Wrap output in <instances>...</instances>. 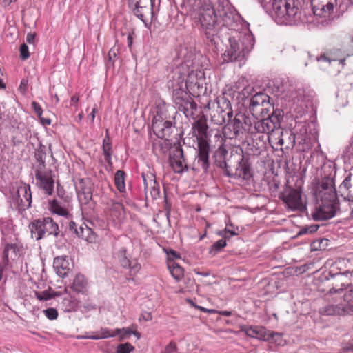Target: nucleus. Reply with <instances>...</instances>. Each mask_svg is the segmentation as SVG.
Here are the masks:
<instances>
[{"label": "nucleus", "mask_w": 353, "mask_h": 353, "mask_svg": "<svg viewBox=\"0 0 353 353\" xmlns=\"http://www.w3.org/2000/svg\"><path fill=\"white\" fill-rule=\"evenodd\" d=\"M254 43L253 35L250 33H239L238 35L230 37L228 45L223 53L225 61L241 60L252 49Z\"/></svg>", "instance_id": "1"}, {"label": "nucleus", "mask_w": 353, "mask_h": 353, "mask_svg": "<svg viewBox=\"0 0 353 353\" xmlns=\"http://www.w3.org/2000/svg\"><path fill=\"white\" fill-rule=\"evenodd\" d=\"M197 18L201 26L205 29L207 39L210 42L215 41L217 30L215 28L219 17H221L220 10H216L215 5L209 0H205L196 10Z\"/></svg>", "instance_id": "2"}, {"label": "nucleus", "mask_w": 353, "mask_h": 353, "mask_svg": "<svg viewBox=\"0 0 353 353\" xmlns=\"http://www.w3.org/2000/svg\"><path fill=\"white\" fill-rule=\"evenodd\" d=\"M272 10L278 23H290L296 15L299 8L294 0H273Z\"/></svg>", "instance_id": "3"}, {"label": "nucleus", "mask_w": 353, "mask_h": 353, "mask_svg": "<svg viewBox=\"0 0 353 353\" xmlns=\"http://www.w3.org/2000/svg\"><path fill=\"white\" fill-rule=\"evenodd\" d=\"M321 201H318L312 217L314 220H327L336 215V194L331 193L330 195H321Z\"/></svg>", "instance_id": "4"}, {"label": "nucleus", "mask_w": 353, "mask_h": 353, "mask_svg": "<svg viewBox=\"0 0 353 353\" xmlns=\"http://www.w3.org/2000/svg\"><path fill=\"white\" fill-rule=\"evenodd\" d=\"M31 236L36 240H40L46 236H57L59 232V226L50 217L34 220L29 224Z\"/></svg>", "instance_id": "5"}, {"label": "nucleus", "mask_w": 353, "mask_h": 353, "mask_svg": "<svg viewBox=\"0 0 353 353\" xmlns=\"http://www.w3.org/2000/svg\"><path fill=\"white\" fill-rule=\"evenodd\" d=\"M36 185L43 192L51 196L54 192V180L51 169L46 168L43 163L37 166L35 171Z\"/></svg>", "instance_id": "6"}, {"label": "nucleus", "mask_w": 353, "mask_h": 353, "mask_svg": "<svg viewBox=\"0 0 353 353\" xmlns=\"http://www.w3.org/2000/svg\"><path fill=\"white\" fill-rule=\"evenodd\" d=\"M311 6L314 16L327 23L334 17L337 0H311Z\"/></svg>", "instance_id": "7"}, {"label": "nucleus", "mask_w": 353, "mask_h": 353, "mask_svg": "<svg viewBox=\"0 0 353 353\" xmlns=\"http://www.w3.org/2000/svg\"><path fill=\"white\" fill-rule=\"evenodd\" d=\"M217 108L212 110L210 113L211 120L216 125H222L226 122V117L230 121L233 116V111L229 100L224 97L216 99Z\"/></svg>", "instance_id": "8"}, {"label": "nucleus", "mask_w": 353, "mask_h": 353, "mask_svg": "<svg viewBox=\"0 0 353 353\" xmlns=\"http://www.w3.org/2000/svg\"><path fill=\"white\" fill-rule=\"evenodd\" d=\"M334 171L331 165L323 164L321 168V183L318 188L319 196L336 194L334 181Z\"/></svg>", "instance_id": "9"}, {"label": "nucleus", "mask_w": 353, "mask_h": 353, "mask_svg": "<svg viewBox=\"0 0 353 353\" xmlns=\"http://www.w3.org/2000/svg\"><path fill=\"white\" fill-rule=\"evenodd\" d=\"M271 106L267 94L257 93L250 99L249 110L254 117L259 118L266 115Z\"/></svg>", "instance_id": "10"}, {"label": "nucleus", "mask_w": 353, "mask_h": 353, "mask_svg": "<svg viewBox=\"0 0 353 353\" xmlns=\"http://www.w3.org/2000/svg\"><path fill=\"white\" fill-rule=\"evenodd\" d=\"M134 14L145 24L151 21L153 17V0H130Z\"/></svg>", "instance_id": "11"}, {"label": "nucleus", "mask_w": 353, "mask_h": 353, "mask_svg": "<svg viewBox=\"0 0 353 353\" xmlns=\"http://www.w3.org/2000/svg\"><path fill=\"white\" fill-rule=\"evenodd\" d=\"M174 101L178 110L183 112L187 117L194 116L197 105L193 99L183 90H176L174 94Z\"/></svg>", "instance_id": "12"}, {"label": "nucleus", "mask_w": 353, "mask_h": 353, "mask_svg": "<svg viewBox=\"0 0 353 353\" xmlns=\"http://www.w3.org/2000/svg\"><path fill=\"white\" fill-rule=\"evenodd\" d=\"M12 198L14 200L19 211H25L30 207L32 203L30 186L25 183L20 184L17 186Z\"/></svg>", "instance_id": "13"}, {"label": "nucleus", "mask_w": 353, "mask_h": 353, "mask_svg": "<svg viewBox=\"0 0 353 353\" xmlns=\"http://www.w3.org/2000/svg\"><path fill=\"white\" fill-rule=\"evenodd\" d=\"M242 330L245 332L247 336L259 340L268 341L271 339H275L276 342L278 339L282 341L281 334L275 332H270L263 326H248L243 327ZM279 344H281V341H279Z\"/></svg>", "instance_id": "14"}, {"label": "nucleus", "mask_w": 353, "mask_h": 353, "mask_svg": "<svg viewBox=\"0 0 353 353\" xmlns=\"http://www.w3.org/2000/svg\"><path fill=\"white\" fill-rule=\"evenodd\" d=\"M132 334L134 335L139 334L137 331L133 332L130 327H123L122 329L117 328L114 330H110L107 327H101L97 334H91L85 336L84 338L92 340H99L119 336L120 340H123L126 336H130Z\"/></svg>", "instance_id": "15"}, {"label": "nucleus", "mask_w": 353, "mask_h": 353, "mask_svg": "<svg viewBox=\"0 0 353 353\" xmlns=\"http://www.w3.org/2000/svg\"><path fill=\"white\" fill-rule=\"evenodd\" d=\"M281 114L274 112L268 118L262 119L254 123V129L259 133L270 134L280 127Z\"/></svg>", "instance_id": "16"}, {"label": "nucleus", "mask_w": 353, "mask_h": 353, "mask_svg": "<svg viewBox=\"0 0 353 353\" xmlns=\"http://www.w3.org/2000/svg\"><path fill=\"white\" fill-rule=\"evenodd\" d=\"M92 181L89 178H83L79 180L76 187L77 194L81 204H88L92 199Z\"/></svg>", "instance_id": "17"}, {"label": "nucleus", "mask_w": 353, "mask_h": 353, "mask_svg": "<svg viewBox=\"0 0 353 353\" xmlns=\"http://www.w3.org/2000/svg\"><path fill=\"white\" fill-rule=\"evenodd\" d=\"M282 198L288 208L292 210L303 211L305 208L302 201L301 192L299 190L290 189L283 194Z\"/></svg>", "instance_id": "18"}, {"label": "nucleus", "mask_w": 353, "mask_h": 353, "mask_svg": "<svg viewBox=\"0 0 353 353\" xmlns=\"http://www.w3.org/2000/svg\"><path fill=\"white\" fill-rule=\"evenodd\" d=\"M170 163L175 173L181 174L188 170L182 148H176L170 157Z\"/></svg>", "instance_id": "19"}, {"label": "nucleus", "mask_w": 353, "mask_h": 353, "mask_svg": "<svg viewBox=\"0 0 353 353\" xmlns=\"http://www.w3.org/2000/svg\"><path fill=\"white\" fill-rule=\"evenodd\" d=\"M152 128L154 133L161 139L168 140L172 132V123L169 121L161 120L154 117L152 120Z\"/></svg>", "instance_id": "20"}, {"label": "nucleus", "mask_w": 353, "mask_h": 353, "mask_svg": "<svg viewBox=\"0 0 353 353\" xmlns=\"http://www.w3.org/2000/svg\"><path fill=\"white\" fill-rule=\"evenodd\" d=\"M144 182V190L146 194L150 193L153 199H156L159 196V186L156 181L155 176L151 173L142 174Z\"/></svg>", "instance_id": "21"}, {"label": "nucleus", "mask_w": 353, "mask_h": 353, "mask_svg": "<svg viewBox=\"0 0 353 353\" xmlns=\"http://www.w3.org/2000/svg\"><path fill=\"white\" fill-rule=\"evenodd\" d=\"M336 214H341L344 219H353V201L344 198L339 201L336 198Z\"/></svg>", "instance_id": "22"}, {"label": "nucleus", "mask_w": 353, "mask_h": 353, "mask_svg": "<svg viewBox=\"0 0 353 353\" xmlns=\"http://www.w3.org/2000/svg\"><path fill=\"white\" fill-rule=\"evenodd\" d=\"M210 145L207 141L198 143V163L201 168L206 171L210 165L209 162Z\"/></svg>", "instance_id": "23"}, {"label": "nucleus", "mask_w": 353, "mask_h": 353, "mask_svg": "<svg viewBox=\"0 0 353 353\" xmlns=\"http://www.w3.org/2000/svg\"><path fill=\"white\" fill-rule=\"evenodd\" d=\"M208 125L206 119L201 117L192 124L193 134L196 137L198 143L205 140L207 137Z\"/></svg>", "instance_id": "24"}, {"label": "nucleus", "mask_w": 353, "mask_h": 353, "mask_svg": "<svg viewBox=\"0 0 353 353\" xmlns=\"http://www.w3.org/2000/svg\"><path fill=\"white\" fill-rule=\"evenodd\" d=\"M53 267L58 275L61 277L66 276L70 272V263L68 257L57 256L54 259Z\"/></svg>", "instance_id": "25"}, {"label": "nucleus", "mask_w": 353, "mask_h": 353, "mask_svg": "<svg viewBox=\"0 0 353 353\" xmlns=\"http://www.w3.org/2000/svg\"><path fill=\"white\" fill-rule=\"evenodd\" d=\"M75 234L79 237L82 238L88 243H96L97 239V235L96 234V233L87 225H85V227L81 225L79 228V230L75 229Z\"/></svg>", "instance_id": "26"}, {"label": "nucleus", "mask_w": 353, "mask_h": 353, "mask_svg": "<svg viewBox=\"0 0 353 353\" xmlns=\"http://www.w3.org/2000/svg\"><path fill=\"white\" fill-rule=\"evenodd\" d=\"M319 312L322 315H343L347 314L343 305L341 304L332 305L328 304L324 307H322Z\"/></svg>", "instance_id": "27"}, {"label": "nucleus", "mask_w": 353, "mask_h": 353, "mask_svg": "<svg viewBox=\"0 0 353 353\" xmlns=\"http://www.w3.org/2000/svg\"><path fill=\"white\" fill-rule=\"evenodd\" d=\"M87 286L88 282L85 276L80 274H77L73 280L72 289L76 292L85 294L88 292Z\"/></svg>", "instance_id": "28"}, {"label": "nucleus", "mask_w": 353, "mask_h": 353, "mask_svg": "<svg viewBox=\"0 0 353 353\" xmlns=\"http://www.w3.org/2000/svg\"><path fill=\"white\" fill-rule=\"evenodd\" d=\"M17 245L16 244H8L4 248L3 254V259H2V265L0 264V281H1L3 278V269L6 266L8 265L9 259H8V255L9 252H12L14 254L15 256H17Z\"/></svg>", "instance_id": "29"}, {"label": "nucleus", "mask_w": 353, "mask_h": 353, "mask_svg": "<svg viewBox=\"0 0 353 353\" xmlns=\"http://www.w3.org/2000/svg\"><path fill=\"white\" fill-rule=\"evenodd\" d=\"M339 50H329L323 52L321 54L320 57H317L318 61H326L329 63L332 62L338 61L339 64H341L343 66L345 65V59H339L336 56V53L339 52Z\"/></svg>", "instance_id": "30"}, {"label": "nucleus", "mask_w": 353, "mask_h": 353, "mask_svg": "<svg viewBox=\"0 0 353 353\" xmlns=\"http://www.w3.org/2000/svg\"><path fill=\"white\" fill-rule=\"evenodd\" d=\"M168 268L173 278L176 281H180L183 277V268L173 260L168 261Z\"/></svg>", "instance_id": "31"}, {"label": "nucleus", "mask_w": 353, "mask_h": 353, "mask_svg": "<svg viewBox=\"0 0 353 353\" xmlns=\"http://www.w3.org/2000/svg\"><path fill=\"white\" fill-rule=\"evenodd\" d=\"M347 314L353 315V290L346 292L343 296V302L341 303Z\"/></svg>", "instance_id": "32"}, {"label": "nucleus", "mask_w": 353, "mask_h": 353, "mask_svg": "<svg viewBox=\"0 0 353 353\" xmlns=\"http://www.w3.org/2000/svg\"><path fill=\"white\" fill-rule=\"evenodd\" d=\"M103 152L105 161L110 163L112 154V142L108 134L103 141Z\"/></svg>", "instance_id": "33"}, {"label": "nucleus", "mask_w": 353, "mask_h": 353, "mask_svg": "<svg viewBox=\"0 0 353 353\" xmlns=\"http://www.w3.org/2000/svg\"><path fill=\"white\" fill-rule=\"evenodd\" d=\"M49 205L50 211L54 214L65 217H67L69 215L68 210L61 206L56 199L50 201Z\"/></svg>", "instance_id": "34"}, {"label": "nucleus", "mask_w": 353, "mask_h": 353, "mask_svg": "<svg viewBox=\"0 0 353 353\" xmlns=\"http://www.w3.org/2000/svg\"><path fill=\"white\" fill-rule=\"evenodd\" d=\"M125 173L121 170H117L114 174V185L120 192L125 191Z\"/></svg>", "instance_id": "35"}, {"label": "nucleus", "mask_w": 353, "mask_h": 353, "mask_svg": "<svg viewBox=\"0 0 353 353\" xmlns=\"http://www.w3.org/2000/svg\"><path fill=\"white\" fill-rule=\"evenodd\" d=\"M245 119V115L243 114H237L233 120V130L234 133L237 135L243 134L245 132V128L243 127V121Z\"/></svg>", "instance_id": "36"}, {"label": "nucleus", "mask_w": 353, "mask_h": 353, "mask_svg": "<svg viewBox=\"0 0 353 353\" xmlns=\"http://www.w3.org/2000/svg\"><path fill=\"white\" fill-rule=\"evenodd\" d=\"M283 130L277 128L273 132L270 133L268 136L269 141L272 142L274 144L283 146L284 145V140L283 139Z\"/></svg>", "instance_id": "37"}, {"label": "nucleus", "mask_w": 353, "mask_h": 353, "mask_svg": "<svg viewBox=\"0 0 353 353\" xmlns=\"http://www.w3.org/2000/svg\"><path fill=\"white\" fill-rule=\"evenodd\" d=\"M347 279L346 276L341 274L337 278L336 283L334 284V286L332 289H330V292H339V291L343 290V288H345L349 283L347 282Z\"/></svg>", "instance_id": "38"}, {"label": "nucleus", "mask_w": 353, "mask_h": 353, "mask_svg": "<svg viewBox=\"0 0 353 353\" xmlns=\"http://www.w3.org/2000/svg\"><path fill=\"white\" fill-rule=\"evenodd\" d=\"M236 174L244 179H248L251 176L250 167L245 164H241L236 169Z\"/></svg>", "instance_id": "39"}, {"label": "nucleus", "mask_w": 353, "mask_h": 353, "mask_svg": "<svg viewBox=\"0 0 353 353\" xmlns=\"http://www.w3.org/2000/svg\"><path fill=\"white\" fill-rule=\"evenodd\" d=\"M134 347L129 343L120 344L117 346V353H130Z\"/></svg>", "instance_id": "40"}, {"label": "nucleus", "mask_w": 353, "mask_h": 353, "mask_svg": "<svg viewBox=\"0 0 353 353\" xmlns=\"http://www.w3.org/2000/svg\"><path fill=\"white\" fill-rule=\"evenodd\" d=\"M350 180L349 179V177L345 178V179L343 182V186L347 189L348 191L347 193V197L348 200L353 201V185L350 184Z\"/></svg>", "instance_id": "41"}, {"label": "nucleus", "mask_w": 353, "mask_h": 353, "mask_svg": "<svg viewBox=\"0 0 353 353\" xmlns=\"http://www.w3.org/2000/svg\"><path fill=\"white\" fill-rule=\"evenodd\" d=\"M345 51L347 56L353 55V32L349 34L348 41L345 46Z\"/></svg>", "instance_id": "42"}, {"label": "nucleus", "mask_w": 353, "mask_h": 353, "mask_svg": "<svg viewBox=\"0 0 353 353\" xmlns=\"http://www.w3.org/2000/svg\"><path fill=\"white\" fill-rule=\"evenodd\" d=\"M45 316L50 320H54L58 317V312L54 308H48L43 310Z\"/></svg>", "instance_id": "43"}, {"label": "nucleus", "mask_w": 353, "mask_h": 353, "mask_svg": "<svg viewBox=\"0 0 353 353\" xmlns=\"http://www.w3.org/2000/svg\"><path fill=\"white\" fill-rule=\"evenodd\" d=\"M19 51H20V57L23 60H26L30 57L28 47L26 44L23 43V44L21 45Z\"/></svg>", "instance_id": "44"}, {"label": "nucleus", "mask_w": 353, "mask_h": 353, "mask_svg": "<svg viewBox=\"0 0 353 353\" xmlns=\"http://www.w3.org/2000/svg\"><path fill=\"white\" fill-rule=\"evenodd\" d=\"M36 297L40 301H47L52 298L51 294L47 291L35 292Z\"/></svg>", "instance_id": "45"}, {"label": "nucleus", "mask_w": 353, "mask_h": 353, "mask_svg": "<svg viewBox=\"0 0 353 353\" xmlns=\"http://www.w3.org/2000/svg\"><path fill=\"white\" fill-rule=\"evenodd\" d=\"M226 246V241L224 239H220L215 242L212 246V248L215 251L218 252L220 251L221 249L225 248Z\"/></svg>", "instance_id": "46"}, {"label": "nucleus", "mask_w": 353, "mask_h": 353, "mask_svg": "<svg viewBox=\"0 0 353 353\" xmlns=\"http://www.w3.org/2000/svg\"><path fill=\"white\" fill-rule=\"evenodd\" d=\"M32 107L34 110V112L35 114L41 118L42 114H43V110L41 107V105L36 101L32 102Z\"/></svg>", "instance_id": "47"}, {"label": "nucleus", "mask_w": 353, "mask_h": 353, "mask_svg": "<svg viewBox=\"0 0 353 353\" xmlns=\"http://www.w3.org/2000/svg\"><path fill=\"white\" fill-rule=\"evenodd\" d=\"M177 350L176 343L171 341L165 348L163 353H173Z\"/></svg>", "instance_id": "48"}, {"label": "nucleus", "mask_w": 353, "mask_h": 353, "mask_svg": "<svg viewBox=\"0 0 353 353\" xmlns=\"http://www.w3.org/2000/svg\"><path fill=\"white\" fill-rule=\"evenodd\" d=\"M28 81L26 79H23L21 81V83H20V85H19V90L21 93L25 94L26 92L27 88H28Z\"/></svg>", "instance_id": "49"}, {"label": "nucleus", "mask_w": 353, "mask_h": 353, "mask_svg": "<svg viewBox=\"0 0 353 353\" xmlns=\"http://www.w3.org/2000/svg\"><path fill=\"white\" fill-rule=\"evenodd\" d=\"M318 230V226L316 225H312L310 228H303L302 229L299 234H306V233H312V232H314L315 231H316Z\"/></svg>", "instance_id": "50"}, {"label": "nucleus", "mask_w": 353, "mask_h": 353, "mask_svg": "<svg viewBox=\"0 0 353 353\" xmlns=\"http://www.w3.org/2000/svg\"><path fill=\"white\" fill-rule=\"evenodd\" d=\"M168 261L170 259V260H173L174 259H180V256L179 254L177 253L176 251L175 250H170L168 252Z\"/></svg>", "instance_id": "51"}, {"label": "nucleus", "mask_w": 353, "mask_h": 353, "mask_svg": "<svg viewBox=\"0 0 353 353\" xmlns=\"http://www.w3.org/2000/svg\"><path fill=\"white\" fill-rule=\"evenodd\" d=\"M43 156H45V154L43 153V152H38V153L36 154L37 159L39 161V165L38 166H41V164H42V163L43 165H46L45 164V161L43 159Z\"/></svg>", "instance_id": "52"}, {"label": "nucleus", "mask_w": 353, "mask_h": 353, "mask_svg": "<svg viewBox=\"0 0 353 353\" xmlns=\"http://www.w3.org/2000/svg\"><path fill=\"white\" fill-rule=\"evenodd\" d=\"M196 308L199 309L200 311H202L205 313L208 314H216L218 313V312L216 310L214 309H207L202 306H196Z\"/></svg>", "instance_id": "53"}, {"label": "nucleus", "mask_w": 353, "mask_h": 353, "mask_svg": "<svg viewBox=\"0 0 353 353\" xmlns=\"http://www.w3.org/2000/svg\"><path fill=\"white\" fill-rule=\"evenodd\" d=\"M243 128H245V132L250 131V127H251V123H250V121L248 119V118H247V117H245V119L243 121Z\"/></svg>", "instance_id": "54"}, {"label": "nucleus", "mask_w": 353, "mask_h": 353, "mask_svg": "<svg viewBox=\"0 0 353 353\" xmlns=\"http://www.w3.org/2000/svg\"><path fill=\"white\" fill-rule=\"evenodd\" d=\"M120 262H121V265H122L123 267H124V268H129V267H130V264H131V263H130V260H129L127 257H125V256H124L123 258H122V259H121Z\"/></svg>", "instance_id": "55"}, {"label": "nucleus", "mask_w": 353, "mask_h": 353, "mask_svg": "<svg viewBox=\"0 0 353 353\" xmlns=\"http://www.w3.org/2000/svg\"><path fill=\"white\" fill-rule=\"evenodd\" d=\"M129 268H130L132 272L136 274L141 270V264L135 263L132 266L130 265Z\"/></svg>", "instance_id": "56"}, {"label": "nucleus", "mask_w": 353, "mask_h": 353, "mask_svg": "<svg viewBox=\"0 0 353 353\" xmlns=\"http://www.w3.org/2000/svg\"><path fill=\"white\" fill-rule=\"evenodd\" d=\"M79 101V96L77 94H75L71 97L70 105H75L78 103Z\"/></svg>", "instance_id": "57"}, {"label": "nucleus", "mask_w": 353, "mask_h": 353, "mask_svg": "<svg viewBox=\"0 0 353 353\" xmlns=\"http://www.w3.org/2000/svg\"><path fill=\"white\" fill-rule=\"evenodd\" d=\"M35 39V34L29 33L26 37V41L29 43H34Z\"/></svg>", "instance_id": "58"}, {"label": "nucleus", "mask_w": 353, "mask_h": 353, "mask_svg": "<svg viewBox=\"0 0 353 353\" xmlns=\"http://www.w3.org/2000/svg\"><path fill=\"white\" fill-rule=\"evenodd\" d=\"M116 52L114 48H111L108 52V57L110 61H114V59L116 57Z\"/></svg>", "instance_id": "59"}, {"label": "nucleus", "mask_w": 353, "mask_h": 353, "mask_svg": "<svg viewBox=\"0 0 353 353\" xmlns=\"http://www.w3.org/2000/svg\"><path fill=\"white\" fill-rule=\"evenodd\" d=\"M132 41H133V32L129 33L127 37V43L128 46L129 48H131L132 46Z\"/></svg>", "instance_id": "60"}, {"label": "nucleus", "mask_w": 353, "mask_h": 353, "mask_svg": "<svg viewBox=\"0 0 353 353\" xmlns=\"http://www.w3.org/2000/svg\"><path fill=\"white\" fill-rule=\"evenodd\" d=\"M97 111V108L96 105L92 108L91 113L89 114L88 117L90 119L91 121L93 122L95 118V114Z\"/></svg>", "instance_id": "61"}, {"label": "nucleus", "mask_w": 353, "mask_h": 353, "mask_svg": "<svg viewBox=\"0 0 353 353\" xmlns=\"http://www.w3.org/2000/svg\"><path fill=\"white\" fill-rule=\"evenodd\" d=\"M142 316L145 321H151L152 319V316L150 312H145L142 315Z\"/></svg>", "instance_id": "62"}, {"label": "nucleus", "mask_w": 353, "mask_h": 353, "mask_svg": "<svg viewBox=\"0 0 353 353\" xmlns=\"http://www.w3.org/2000/svg\"><path fill=\"white\" fill-rule=\"evenodd\" d=\"M69 228L70 229L72 230V231H74L75 232V229L78 230H79V228H77V224L73 222V221H71L70 223V225H69Z\"/></svg>", "instance_id": "63"}, {"label": "nucleus", "mask_w": 353, "mask_h": 353, "mask_svg": "<svg viewBox=\"0 0 353 353\" xmlns=\"http://www.w3.org/2000/svg\"><path fill=\"white\" fill-rule=\"evenodd\" d=\"M17 0H3V4L5 6H8L10 5L12 2H16Z\"/></svg>", "instance_id": "64"}]
</instances>
